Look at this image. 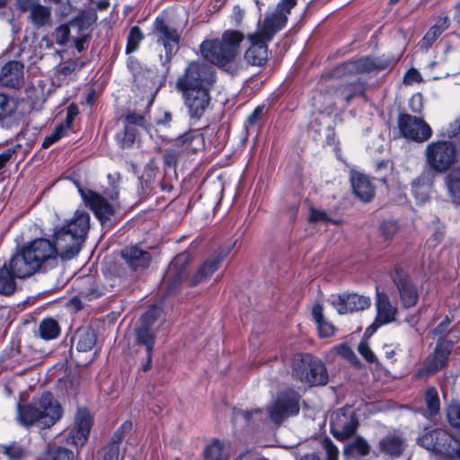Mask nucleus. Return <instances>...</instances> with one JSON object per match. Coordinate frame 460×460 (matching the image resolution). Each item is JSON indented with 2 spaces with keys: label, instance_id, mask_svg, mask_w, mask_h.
<instances>
[{
  "label": "nucleus",
  "instance_id": "f257e3e1",
  "mask_svg": "<svg viewBox=\"0 0 460 460\" xmlns=\"http://www.w3.org/2000/svg\"><path fill=\"white\" fill-rule=\"evenodd\" d=\"M58 263L53 243L48 239H35L23 246L10 259V267L19 279H26L36 272H46Z\"/></svg>",
  "mask_w": 460,
  "mask_h": 460
},
{
  "label": "nucleus",
  "instance_id": "f03ea898",
  "mask_svg": "<svg viewBox=\"0 0 460 460\" xmlns=\"http://www.w3.org/2000/svg\"><path fill=\"white\" fill-rule=\"evenodd\" d=\"M17 411V419L25 427L38 424L43 429L49 428L62 416L60 404L49 392H44L29 404H19Z\"/></svg>",
  "mask_w": 460,
  "mask_h": 460
},
{
  "label": "nucleus",
  "instance_id": "7ed1b4c3",
  "mask_svg": "<svg viewBox=\"0 0 460 460\" xmlns=\"http://www.w3.org/2000/svg\"><path fill=\"white\" fill-rule=\"evenodd\" d=\"M243 34L238 31H226L221 38L206 40L200 44V53L208 62L225 66L232 63L239 53Z\"/></svg>",
  "mask_w": 460,
  "mask_h": 460
},
{
  "label": "nucleus",
  "instance_id": "20e7f679",
  "mask_svg": "<svg viewBox=\"0 0 460 460\" xmlns=\"http://www.w3.org/2000/svg\"><path fill=\"white\" fill-rule=\"evenodd\" d=\"M418 444L445 458H460V440L443 429L425 430Z\"/></svg>",
  "mask_w": 460,
  "mask_h": 460
},
{
  "label": "nucleus",
  "instance_id": "39448f33",
  "mask_svg": "<svg viewBox=\"0 0 460 460\" xmlns=\"http://www.w3.org/2000/svg\"><path fill=\"white\" fill-rule=\"evenodd\" d=\"M292 367L294 376L305 384L323 385L328 382V374L324 364L310 354L295 357Z\"/></svg>",
  "mask_w": 460,
  "mask_h": 460
},
{
  "label": "nucleus",
  "instance_id": "423d86ee",
  "mask_svg": "<svg viewBox=\"0 0 460 460\" xmlns=\"http://www.w3.org/2000/svg\"><path fill=\"white\" fill-rule=\"evenodd\" d=\"M424 155L427 165L438 173L445 172L456 161V148L451 141H433L426 146Z\"/></svg>",
  "mask_w": 460,
  "mask_h": 460
},
{
  "label": "nucleus",
  "instance_id": "0eeeda50",
  "mask_svg": "<svg viewBox=\"0 0 460 460\" xmlns=\"http://www.w3.org/2000/svg\"><path fill=\"white\" fill-rule=\"evenodd\" d=\"M214 75L208 67L199 62H190L184 74L177 80V89L182 93L195 90H209L214 83Z\"/></svg>",
  "mask_w": 460,
  "mask_h": 460
},
{
  "label": "nucleus",
  "instance_id": "6e6552de",
  "mask_svg": "<svg viewBox=\"0 0 460 460\" xmlns=\"http://www.w3.org/2000/svg\"><path fill=\"white\" fill-rule=\"evenodd\" d=\"M331 431L335 438L343 441L349 438L358 427V420L351 406L335 411L331 417Z\"/></svg>",
  "mask_w": 460,
  "mask_h": 460
},
{
  "label": "nucleus",
  "instance_id": "1a4fd4ad",
  "mask_svg": "<svg viewBox=\"0 0 460 460\" xmlns=\"http://www.w3.org/2000/svg\"><path fill=\"white\" fill-rule=\"evenodd\" d=\"M299 396L295 391L280 393L275 402L268 408L270 419L276 424H280L288 416L299 411Z\"/></svg>",
  "mask_w": 460,
  "mask_h": 460
},
{
  "label": "nucleus",
  "instance_id": "9d476101",
  "mask_svg": "<svg viewBox=\"0 0 460 460\" xmlns=\"http://www.w3.org/2000/svg\"><path fill=\"white\" fill-rule=\"evenodd\" d=\"M393 60L385 58H362L357 60H350L340 65L335 69V75H346L359 73H368L376 70L387 68Z\"/></svg>",
  "mask_w": 460,
  "mask_h": 460
},
{
  "label": "nucleus",
  "instance_id": "9b49d317",
  "mask_svg": "<svg viewBox=\"0 0 460 460\" xmlns=\"http://www.w3.org/2000/svg\"><path fill=\"white\" fill-rule=\"evenodd\" d=\"M376 316L373 323L366 329L365 335L367 336L373 335L379 327L396 321L398 309L392 305L385 293L376 292Z\"/></svg>",
  "mask_w": 460,
  "mask_h": 460
},
{
  "label": "nucleus",
  "instance_id": "f8f14e48",
  "mask_svg": "<svg viewBox=\"0 0 460 460\" xmlns=\"http://www.w3.org/2000/svg\"><path fill=\"white\" fill-rule=\"evenodd\" d=\"M398 126L404 137L417 142L428 140L432 134L431 128L423 119L409 114L400 115Z\"/></svg>",
  "mask_w": 460,
  "mask_h": 460
},
{
  "label": "nucleus",
  "instance_id": "ddd939ff",
  "mask_svg": "<svg viewBox=\"0 0 460 460\" xmlns=\"http://www.w3.org/2000/svg\"><path fill=\"white\" fill-rule=\"evenodd\" d=\"M364 93V85L360 82H355L340 86H331L326 95L322 97L327 102L325 107H320L322 111L331 112L336 101L341 100L349 102L352 98Z\"/></svg>",
  "mask_w": 460,
  "mask_h": 460
},
{
  "label": "nucleus",
  "instance_id": "4468645a",
  "mask_svg": "<svg viewBox=\"0 0 460 460\" xmlns=\"http://www.w3.org/2000/svg\"><path fill=\"white\" fill-rule=\"evenodd\" d=\"M17 4L21 11L29 13L28 20L35 28L51 25L50 7L41 4L38 0H17Z\"/></svg>",
  "mask_w": 460,
  "mask_h": 460
},
{
  "label": "nucleus",
  "instance_id": "2eb2a0df",
  "mask_svg": "<svg viewBox=\"0 0 460 460\" xmlns=\"http://www.w3.org/2000/svg\"><path fill=\"white\" fill-rule=\"evenodd\" d=\"M330 301L340 314L365 310L371 305L369 296L356 293L332 295Z\"/></svg>",
  "mask_w": 460,
  "mask_h": 460
},
{
  "label": "nucleus",
  "instance_id": "dca6fc26",
  "mask_svg": "<svg viewBox=\"0 0 460 460\" xmlns=\"http://www.w3.org/2000/svg\"><path fill=\"white\" fill-rule=\"evenodd\" d=\"M54 236L55 243L53 245L58 257L70 260L79 253L84 243L83 240L61 228L56 231Z\"/></svg>",
  "mask_w": 460,
  "mask_h": 460
},
{
  "label": "nucleus",
  "instance_id": "f3484780",
  "mask_svg": "<svg viewBox=\"0 0 460 460\" xmlns=\"http://www.w3.org/2000/svg\"><path fill=\"white\" fill-rule=\"evenodd\" d=\"M251 43L250 48L244 54L245 60L252 66H261L268 59V40H265L260 33L254 32L248 35Z\"/></svg>",
  "mask_w": 460,
  "mask_h": 460
},
{
  "label": "nucleus",
  "instance_id": "a211bd4d",
  "mask_svg": "<svg viewBox=\"0 0 460 460\" xmlns=\"http://www.w3.org/2000/svg\"><path fill=\"white\" fill-rule=\"evenodd\" d=\"M92 427V417L86 409L78 410L74 428L70 430L67 440L82 447L87 440Z\"/></svg>",
  "mask_w": 460,
  "mask_h": 460
},
{
  "label": "nucleus",
  "instance_id": "6ab92c4d",
  "mask_svg": "<svg viewBox=\"0 0 460 460\" xmlns=\"http://www.w3.org/2000/svg\"><path fill=\"white\" fill-rule=\"evenodd\" d=\"M234 244L235 242L221 250L217 254L215 255V257L207 260L191 278L190 285H199V283L204 282L208 278H210L212 274L218 270L221 262L230 253Z\"/></svg>",
  "mask_w": 460,
  "mask_h": 460
},
{
  "label": "nucleus",
  "instance_id": "aec40b11",
  "mask_svg": "<svg viewBox=\"0 0 460 460\" xmlns=\"http://www.w3.org/2000/svg\"><path fill=\"white\" fill-rule=\"evenodd\" d=\"M79 192L84 201L90 207L94 215L100 220H106L113 215L114 209L111 204L100 194L92 190H84L79 189Z\"/></svg>",
  "mask_w": 460,
  "mask_h": 460
},
{
  "label": "nucleus",
  "instance_id": "412c9836",
  "mask_svg": "<svg viewBox=\"0 0 460 460\" xmlns=\"http://www.w3.org/2000/svg\"><path fill=\"white\" fill-rule=\"evenodd\" d=\"M182 94L190 119H200L210 102L209 90H195Z\"/></svg>",
  "mask_w": 460,
  "mask_h": 460
},
{
  "label": "nucleus",
  "instance_id": "4be33fe9",
  "mask_svg": "<svg viewBox=\"0 0 460 460\" xmlns=\"http://www.w3.org/2000/svg\"><path fill=\"white\" fill-rule=\"evenodd\" d=\"M394 282L397 286L402 306L408 308L415 305L419 299V292L411 278L402 273V271L397 270Z\"/></svg>",
  "mask_w": 460,
  "mask_h": 460
},
{
  "label": "nucleus",
  "instance_id": "5701e85b",
  "mask_svg": "<svg viewBox=\"0 0 460 460\" xmlns=\"http://www.w3.org/2000/svg\"><path fill=\"white\" fill-rule=\"evenodd\" d=\"M155 32L158 36L157 40L164 45L167 56H172L177 52L180 40V33L177 30L169 27L163 19L157 18Z\"/></svg>",
  "mask_w": 460,
  "mask_h": 460
},
{
  "label": "nucleus",
  "instance_id": "b1692460",
  "mask_svg": "<svg viewBox=\"0 0 460 460\" xmlns=\"http://www.w3.org/2000/svg\"><path fill=\"white\" fill-rule=\"evenodd\" d=\"M451 345L446 341H439L436 347L432 359L417 373L418 377H427L442 368L450 353Z\"/></svg>",
  "mask_w": 460,
  "mask_h": 460
},
{
  "label": "nucleus",
  "instance_id": "393cba45",
  "mask_svg": "<svg viewBox=\"0 0 460 460\" xmlns=\"http://www.w3.org/2000/svg\"><path fill=\"white\" fill-rule=\"evenodd\" d=\"M189 261L190 254L182 252L178 254L170 263L164 279V285H167L170 290L185 278V265Z\"/></svg>",
  "mask_w": 460,
  "mask_h": 460
},
{
  "label": "nucleus",
  "instance_id": "a878e982",
  "mask_svg": "<svg viewBox=\"0 0 460 460\" xmlns=\"http://www.w3.org/2000/svg\"><path fill=\"white\" fill-rule=\"evenodd\" d=\"M405 447L406 442L399 434L390 433L379 440L376 454L394 458L400 456Z\"/></svg>",
  "mask_w": 460,
  "mask_h": 460
},
{
  "label": "nucleus",
  "instance_id": "bb28decb",
  "mask_svg": "<svg viewBox=\"0 0 460 460\" xmlns=\"http://www.w3.org/2000/svg\"><path fill=\"white\" fill-rule=\"evenodd\" d=\"M0 83L9 88H20L23 84V65L10 61L0 71Z\"/></svg>",
  "mask_w": 460,
  "mask_h": 460
},
{
  "label": "nucleus",
  "instance_id": "cd10ccee",
  "mask_svg": "<svg viewBox=\"0 0 460 460\" xmlns=\"http://www.w3.org/2000/svg\"><path fill=\"white\" fill-rule=\"evenodd\" d=\"M287 22L285 13L275 10L266 14L262 27L257 32L265 40H271L274 35L285 27Z\"/></svg>",
  "mask_w": 460,
  "mask_h": 460
},
{
  "label": "nucleus",
  "instance_id": "c85d7f7f",
  "mask_svg": "<svg viewBox=\"0 0 460 460\" xmlns=\"http://www.w3.org/2000/svg\"><path fill=\"white\" fill-rule=\"evenodd\" d=\"M350 181L353 192L360 200L364 202L372 200L375 196V187L367 176L353 172Z\"/></svg>",
  "mask_w": 460,
  "mask_h": 460
},
{
  "label": "nucleus",
  "instance_id": "c756f323",
  "mask_svg": "<svg viewBox=\"0 0 460 460\" xmlns=\"http://www.w3.org/2000/svg\"><path fill=\"white\" fill-rule=\"evenodd\" d=\"M90 227V216L87 212L77 210L74 217L61 229L75 234L77 238L84 241L87 231Z\"/></svg>",
  "mask_w": 460,
  "mask_h": 460
},
{
  "label": "nucleus",
  "instance_id": "7c9ffc66",
  "mask_svg": "<svg viewBox=\"0 0 460 460\" xmlns=\"http://www.w3.org/2000/svg\"><path fill=\"white\" fill-rule=\"evenodd\" d=\"M122 257L128 265L134 270L146 268L151 260V256L148 252L139 249L137 246H132L123 250Z\"/></svg>",
  "mask_w": 460,
  "mask_h": 460
},
{
  "label": "nucleus",
  "instance_id": "2f4dec72",
  "mask_svg": "<svg viewBox=\"0 0 460 460\" xmlns=\"http://www.w3.org/2000/svg\"><path fill=\"white\" fill-rule=\"evenodd\" d=\"M174 145L186 150L196 152L203 147L204 138L199 131L190 130L176 137Z\"/></svg>",
  "mask_w": 460,
  "mask_h": 460
},
{
  "label": "nucleus",
  "instance_id": "473e14b6",
  "mask_svg": "<svg viewBox=\"0 0 460 460\" xmlns=\"http://www.w3.org/2000/svg\"><path fill=\"white\" fill-rule=\"evenodd\" d=\"M75 340L76 341V349L86 352L95 346L96 334L90 327H82L76 331Z\"/></svg>",
  "mask_w": 460,
  "mask_h": 460
},
{
  "label": "nucleus",
  "instance_id": "72a5a7b5",
  "mask_svg": "<svg viewBox=\"0 0 460 460\" xmlns=\"http://www.w3.org/2000/svg\"><path fill=\"white\" fill-rule=\"evenodd\" d=\"M19 279L14 275L13 271L10 267V261L7 264H4L0 268V294L4 296H10L16 290L15 279Z\"/></svg>",
  "mask_w": 460,
  "mask_h": 460
},
{
  "label": "nucleus",
  "instance_id": "f704fd0d",
  "mask_svg": "<svg viewBox=\"0 0 460 460\" xmlns=\"http://www.w3.org/2000/svg\"><path fill=\"white\" fill-rule=\"evenodd\" d=\"M136 341L138 345L145 346L147 354H152L155 342V329L148 324H140L136 329Z\"/></svg>",
  "mask_w": 460,
  "mask_h": 460
},
{
  "label": "nucleus",
  "instance_id": "c9c22d12",
  "mask_svg": "<svg viewBox=\"0 0 460 460\" xmlns=\"http://www.w3.org/2000/svg\"><path fill=\"white\" fill-rule=\"evenodd\" d=\"M83 26L82 19H74L69 24H62L56 28L53 37L57 44L63 46L66 45L70 39L71 29L76 28L79 31Z\"/></svg>",
  "mask_w": 460,
  "mask_h": 460
},
{
  "label": "nucleus",
  "instance_id": "e433bc0d",
  "mask_svg": "<svg viewBox=\"0 0 460 460\" xmlns=\"http://www.w3.org/2000/svg\"><path fill=\"white\" fill-rule=\"evenodd\" d=\"M430 181L425 173L420 175L412 181V193L419 203H424L429 199Z\"/></svg>",
  "mask_w": 460,
  "mask_h": 460
},
{
  "label": "nucleus",
  "instance_id": "4c0bfd02",
  "mask_svg": "<svg viewBox=\"0 0 460 460\" xmlns=\"http://www.w3.org/2000/svg\"><path fill=\"white\" fill-rule=\"evenodd\" d=\"M370 452V445L367 441L360 437H356L345 448L344 453L352 456H366Z\"/></svg>",
  "mask_w": 460,
  "mask_h": 460
},
{
  "label": "nucleus",
  "instance_id": "58836bf2",
  "mask_svg": "<svg viewBox=\"0 0 460 460\" xmlns=\"http://www.w3.org/2000/svg\"><path fill=\"white\" fill-rule=\"evenodd\" d=\"M59 332V325L54 319H44L39 324V333L43 340L49 341L56 339Z\"/></svg>",
  "mask_w": 460,
  "mask_h": 460
},
{
  "label": "nucleus",
  "instance_id": "ea45409f",
  "mask_svg": "<svg viewBox=\"0 0 460 460\" xmlns=\"http://www.w3.org/2000/svg\"><path fill=\"white\" fill-rule=\"evenodd\" d=\"M446 182L453 201L460 204V168L451 171L446 178Z\"/></svg>",
  "mask_w": 460,
  "mask_h": 460
},
{
  "label": "nucleus",
  "instance_id": "a19ab883",
  "mask_svg": "<svg viewBox=\"0 0 460 460\" xmlns=\"http://www.w3.org/2000/svg\"><path fill=\"white\" fill-rule=\"evenodd\" d=\"M49 460H76L78 451L74 452L65 447H52L47 450Z\"/></svg>",
  "mask_w": 460,
  "mask_h": 460
},
{
  "label": "nucleus",
  "instance_id": "79ce46f5",
  "mask_svg": "<svg viewBox=\"0 0 460 460\" xmlns=\"http://www.w3.org/2000/svg\"><path fill=\"white\" fill-rule=\"evenodd\" d=\"M425 403L429 412V418H431L439 412L440 402L438 391L435 387H429L426 390Z\"/></svg>",
  "mask_w": 460,
  "mask_h": 460
},
{
  "label": "nucleus",
  "instance_id": "37998d69",
  "mask_svg": "<svg viewBox=\"0 0 460 460\" xmlns=\"http://www.w3.org/2000/svg\"><path fill=\"white\" fill-rule=\"evenodd\" d=\"M17 109L15 99L0 93V120L11 117Z\"/></svg>",
  "mask_w": 460,
  "mask_h": 460
},
{
  "label": "nucleus",
  "instance_id": "c03bdc74",
  "mask_svg": "<svg viewBox=\"0 0 460 460\" xmlns=\"http://www.w3.org/2000/svg\"><path fill=\"white\" fill-rule=\"evenodd\" d=\"M77 64L75 61H68L57 66L55 76L59 84L65 83L76 70Z\"/></svg>",
  "mask_w": 460,
  "mask_h": 460
},
{
  "label": "nucleus",
  "instance_id": "a18cd8bd",
  "mask_svg": "<svg viewBox=\"0 0 460 460\" xmlns=\"http://www.w3.org/2000/svg\"><path fill=\"white\" fill-rule=\"evenodd\" d=\"M223 444L215 440L210 445H208L205 451V458L206 460H226L227 456L223 451Z\"/></svg>",
  "mask_w": 460,
  "mask_h": 460
},
{
  "label": "nucleus",
  "instance_id": "49530a36",
  "mask_svg": "<svg viewBox=\"0 0 460 460\" xmlns=\"http://www.w3.org/2000/svg\"><path fill=\"white\" fill-rule=\"evenodd\" d=\"M144 36L138 27L134 26L130 29L129 34L128 37V43L126 48V52L131 53L136 51L138 49L139 43L143 40Z\"/></svg>",
  "mask_w": 460,
  "mask_h": 460
},
{
  "label": "nucleus",
  "instance_id": "de8ad7c7",
  "mask_svg": "<svg viewBox=\"0 0 460 460\" xmlns=\"http://www.w3.org/2000/svg\"><path fill=\"white\" fill-rule=\"evenodd\" d=\"M447 418L451 426L460 429V402L453 401L447 409Z\"/></svg>",
  "mask_w": 460,
  "mask_h": 460
},
{
  "label": "nucleus",
  "instance_id": "09e8293b",
  "mask_svg": "<svg viewBox=\"0 0 460 460\" xmlns=\"http://www.w3.org/2000/svg\"><path fill=\"white\" fill-rule=\"evenodd\" d=\"M99 460H119L118 441H111V444L99 452Z\"/></svg>",
  "mask_w": 460,
  "mask_h": 460
},
{
  "label": "nucleus",
  "instance_id": "8fccbe9b",
  "mask_svg": "<svg viewBox=\"0 0 460 460\" xmlns=\"http://www.w3.org/2000/svg\"><path fill=\"white\" fill-rule=\"evenodd\" d=\"M67 129L68 128L66 127H65L64 124L58 126L49 136L45 137V139L42 143V147L48 148L54 143L58 142L59 139H61L66 135V131Z\"/></svg>",
  "mask_w": 460,
  "mask_h": 460
},
{
  "label": "nucleus",
  "instance_id": "3c124183",
  "mask_svg": "<svg viewBox=\"0 0 460 460\" xmlns=\"http://www.w3.org/2000/svg\"><path fill=\"white\" fill-rule=\"evenodd\" d=\"M443 32V27L438 28V24H435L431 27L422 39L421 47L428 49L432 43L441 35Z\"/></svg>",
  "mask_w": 460,
  "mask_h": 460
},
{
  "label": "nucleus",
  "instance_id": "603ef678",
  "mask_svg": "<svg viewBox=\"0 0 460 460\" xmlns=\"http://www.w3.org/2000/svg\"><path fill=\"white\" fill-rule=\"evenodd\" d=\"M4 452L10 460H19L24 455V449L22 447L16 443L4 446Z\"/></svg>",
  "mask_w": 460,
  "mask_h": 460
},
{
  "label": "nucleus",
  "instance_id": "864d4df0",
  "mask_svg": "<svg viewBox=\"0 0 460 460\" xmlns=\"http://www.w3.org/2000/svg\"><path fill=\"white\" fill-rule=\"evenodd\" d=\"M161 309L158 306H151L142 316V324H148L152 327L153 323L159 318Z\"/></svg>",
  "mask_w": 460,
  "mask_h": 460
},
{
  "label": "nucleus",
  "instance_id": "5fc2aeb1",
  "mask_svg": "<svg viewBox=\"0 0 460 460\" xmlns=\"http://www.w3.org/2000/svg\"><path fill=\"white\" fill-rule=\"evenodd\" d=\"M397 224L393 220L385 221L380 226L381 234L386 240H390L397 233Z\"/></svg>",
  "mask_w": 460,
  "mask_h": 460
},
{
  "label": "nucleus",
  "instance_id": "6e6d98bb",
  "mask_svg": "<svg viewBox=\"0 0 460 460\" xmlns=\"http://www.w3.org/2000/svg\"><path fill=\"white\" fill-rule=\"evenodd\" d=\"M322 445L325 450L327 460H338L339 450L330 438H324Z\"/></svg>",
  "mask_w": 460,
  "mask_h": 460
},
{
  "label": "nucleus",
  "instance_id": "4d7b16f0",
  "mask_svg": "<svg viewBox=\"0 0 460 460\" xmlns=\"http://www.w3.org/2000/svg\"><path fill=\"white\" fill-rule=\"evenodd\" d=\"M460 133V117L450 122L448 126L443 129L441 135L445 137L453 138Z\"/></svg>",
  "mask_w": 460,
  "mask_h": 460
},
{
  "label": "nucleus",
  "instance_id": "13d9d810",
  "mask_svg": "<svg viewBox=\"0 0 460 460\" xmlns=\"http://www.w3.org/2000/svg\"><path fill=\"white\" fill-rule=\"evenodd\" d=\"M309 221L313 223L332 222L325 211L315 209L314 208H310Z\"/></svg>",
  "mask_w": 460,
  "mask_h": 460
},
{
  "label": "nucleus",
  "instance_id": "bf43d9fd",
  "mask_svg": "<svg viewBox=\"0 0 460 460\" xmlns=\"http://www.w3.org/2000/svg\"><path fill=\"white\" fill-rule=\"evenodd\" d=\"M117 139L120 142L122 147H128L133 144L135 134L128 128H126L122 133L117 134Z\"/></svg>",
  "mask_w": 460,
  "mask_h": 460
},
{
  "label": "nucleus",
  "instance_id": "052dcab7",
  "mask_svg": "<svg viewBox=\"0 0 460 460\" xmlns=\"http://www.w3.org/2000/svg\"><path fill=\"white\" fill-rule=\"evenodd\" d=\"M296 3L297 0H279L275 10L279 13H284L288 18V14L291 13V10L296 6Z\"/></svg>",
  "mask_w": 460,
  "mask_h": 460
},
{
  "label": "nucleus",
  "instance_id": "680f3d73",
  "mask_svg": "<svg viewBox=\"0 0 460 460\" xmlns=\"http://www.w3.org/2000/svg\"><path fill=\"white\" fill-rule=\"evenodd\" d=\"M317 327L321 337H330L334 333V326L325 320L317 323Z\"/></svg>",
  "mask_w": 460,
  "mask_h": 460
},
{
  "label": "nucleus",
  "instance_id": "e2e57ef3",
  "mask_svg": "<svg viewBox=\"0 0 460 460\" xmlns=\"http://www.w3.org/2000/svg\"><path fill=\"white\" fill-rule=\"evenodd\" d=\"M421 81L420 74L415 68L409 69L403 77V82L405 84H412L414 83H419Z\"/></svg>",
  "mask_w": 460,
  "mask_h": 460
},
{
  "label": "nucleus",
  "instance_id": "0e129e2a",
  "mask_svg": "<svg viewBox=\"0 0 460 460\" xmlns=\"http://www.w3.org/2000/svg\"><path fill=\"white\" fill-rule=\"evenodd\" d=\"M358 350L359 354L362 357H364L365 359L367 360L368 362L375 361V359H376L375 354L367 343H365V342L359 343L358 347Z\"/></svg>",
  "mask_w": 460,
  "mask_h": 460
},
{
  "label": "nucleus",
  "instance_id": "69168bd1",
  "mask_svg": "<svg viewBox=\"0 0 460 460\" xmlns=\"http://www.w3.org/2000/svg\"><path fill=\"white\" fill-rule=\"evenodd\" d=\"M126 121L128 124L137 125V126H144L145 125V117L141 114L136 113L134 111H129L126 115Z\"/></svg>",
  "mask_w": 460,
  "mask_h": 460
},
{
  "label": "nucleus",
  "instance_id": "338daca9",
  "mask_svg": "<svg viewBox=\"0 0 460 460\" xmlns=\"http://www.w3.org/2000/svg\"><path fill=\"white\" fill-rule=\"evenodd\" d=\"M15 153L16 148L12 147L6 149L5 151L0 154V170H2L9 163V161L13 158Z\"/></svg>",
  "mask_w": 460,
  "mask_h": 460
},
{
  "label": "nucleus",
  "instance_id": "774afa93",
  "mask_svg": "<svg viewBox=\"0 0 460 460\" xmlns=\"http://www.w3.org/2000/svg\"><path fill=\"white\" fill-rule=\"evenodd\" d=\"M132 429V423L131 422H124L119 429L116 431L114 434V437L112 438V441H118V444L120 443L122 440L123 435L127 432H128Z\"/></svg>",
  "mask_w": 460,
  "mask_h": 460
}]
</instances>
